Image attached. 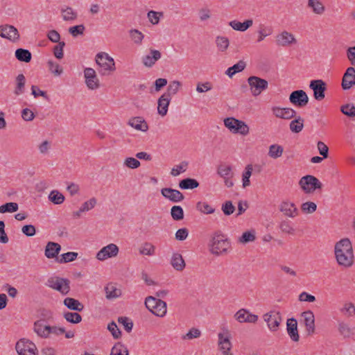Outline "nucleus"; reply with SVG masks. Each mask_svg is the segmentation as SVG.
Returning a JSON list of instances; mask_svg holds the SVG:
<instances>
[{"label":"nucleus","mask_w":355,"mask_h":355,"mask_svg":"<svg viewBox=\"0 0 355 355\" xmlns=\"http://www.w3.org/2000/svg\"><path fill=\"white\" fill-rule=\"evenodd\" d=\"M334 254L338 266L344 268H349L354 265V250L349 239H342L335 244Z\"/></svg>","instance_id":"nucleus-1"},{"label":"nucleus","mask_w":355,"mask_h":355,"mask_svg":"<svg viewBox=\"0 0 355 355\" xmlns=\"http://www.w3.org/2000/svg\"><path fill=\"white\" fill-rule=\"evenodd\" d=\"M209 247L211 254L220 255L227 251L230 248V243L225 235L220 232H216L211 236Z\"/></svg>","instance_id":"nucleus-2"},{"label":"nucleus","mask_w":355,"mask_h":355,"mask_svg":"<svg viewBox=\"0 0 355 355\" xmlns=\"http://www.w3.org/2000/svg\"><path fill=\"white\" fill-rule=\"evenodd\" d=\"M96 62L101 68L99 73L103 76L109 75L116 69L114 59L105 52L97 53Z\"/></svg>","instance_id":"nucleus-3"},{"label":"nucleus","mask_w":355,"mask_h":355,"mask_svg":"<svg viewBox=\"0 0 355 355\" xmlns=\"http://www.w3.org/2000/svg\"><path fill=\"white\" fill-rule=\"evenodd\" d=\"M145 306L156 316L164 317L166 313V303L155 297H147L145 299Z\"/></svg>","instance_id":"nucleus-4"},{"label":"nucleus","mask_w":355,"mask_h":355,"mask_svg":"<svg viewBox=\"0 0 355 355\" xmlns=\"http://www.w3.org/2000/svg\"><path fill=\"white\" fill-rule=\"evenodd\" d=\"M225 126L234 134H240L245 136L249 133L248 125L243 121L234 117H227L224 119Z\"/></svg>","instance_id":"nucleus-5"},{"label":"nucleus","mask_w":355,"mask_h":355,"mask_svg":"<svg viewBox=\"0 0 355 355\" xmlns=\"http://www.w3.org/2000/svg\"><path fill=\"white\" fill-rule=\"evenodd\" d=\"M299 185L305 193H313L316 189H321L322 187L321 182L311 175L302 177L299 181Z\"/></svg>","instance_id":"nucleus-6"},{"label":"nucleus","mask_w":355,"mask_h":355,"mask_svg":"<svg viewBox=\"0 0 355 355\" xmlns=\"http://www.w3.org/2000/svg\"><path fill=\"white\" fill-rule=\"evenodd\" d=\"M46 286L64 295L68 294L70 291V281L65 278L50 277L47 280Z\"/></svg>","instance_id":"nucleus-7"},{"label":"nucleus","mask_w":355,"mask_h":355,"mask_svg":"<svg viewBox=\"0 0 355 355\" xmlns=\"http://www.w3.org/2000/svg\"><path fill=\"white\" fill-rule=\"evenodd\" d=\"M218 350L222 355H233L232 352V344L230 340L231 335L228 330L220 332L218 334Z\"/></svg>","instance_id":"nucleus-8"},{"label":"nucleus","mask_w":355,"mask_h":355,"mask_svg":"<svg viewBox=\"0 0 355 355\" xmlns=\"http://www.w3.org/2000/svg\"><path fill=\"white\" fill-rule=\"evenodd\" d=\"M15 349L19 355L37 354V349L35 343L26 338H21L17 342Z\"/></svg>","instance_id":"nucleus-9"},{"label":"nucleus","mask_w":355,"mask_h":355,"mask_svg":"<svg viewBox=\"0 0 355 355\" xmlns=\"http://www.w3.org/2000/svg\"><path fill=\"white\" fill-rule=\"evenodd\" d=\"M248 83L254 96H259L268 87V83L266 80L254 76H250L248 78Z\"/></svg>","instance_id":"nucleus-10"},{"label":"nucleus","mask_w":355,"mask_h":355,"mask_svg":"<svg viewBox=\"0 0 355 355\" xmlns=\"http://www.w3.org/2000/svg\"><path fill=\"white\" fill-rule=\"evenodd\" d=\"M119 252V248L116 244L110 243L97 252L96 258L99 261H105L108 258L116 257Z\"/></svg>","instance_id":"nucleus-11"},{"label":"nucleus","mask_w":355,"mask_h":355,"mask_svg":"<svg viewBox=\"0 0 355 355\" xmlns=\"http://www.w3.org/2000/svg\"><path fill=\"white\" fill-rule=\"evenodd\" d=\"M0 36L12 42H18L20 38L18 30L14 26L8 24L0 26Z\"/></svg>","instance_id":"nucleus-12"},{"label":"nucleus","mask_w":355,"mask_h":355,"mask_svg":"<svg viewBox=\"0 0 355 355\" xmlns=\"http://www.w3.org/2000/svg\"><path fill=\"white\" fill-rule=\"evenodd\" d=\"M84 77L87 87L92 90L100 87L99 79L96 76L95 70L92 68H86L84 70Z\"/></svg>","instance_id":"nucleus-13"},{"label":"nucleus","mask_w":355,"mask_h":355,"mask_svg":"<svg viewBox=\"0 0 355 355\" xmlns=\"http://www.w3.org/2000/svg\"><path fill=\"white\" fill-rule=\"evenodd\" d=\"M290 102L299 107L306 106L309 103V97L306 93L302 89L291 92L289 96Z\"/></svg>","instance_id":"nucleus-14"},{"label":"nucleus","mask_w":355,"mask_h":355,"mask_svg":"<svg viewBox=\"0 0 355 355\" xmlns=\"http://www.w3.org/2000/svg\"><path fill=\"white\" fill-rule=\"evenodd\" d=\"M309 87L313 89V96L317 101H322L324 98L327 87L326 83L322 80H311Z\"/></svg>","instance_id":"nucleus-15"},{"label":"nucleus","mask_w":355,"mask_h":355,"mask_svg":"<svg viewBox=\"0 0 355 355\" xmlns=\"http://www.w3.org/2000/svg\"><path fill=\"white\" fill-rule=\"evenodd\" d=\"M264 320L267 322L268 327L272 331H277L282 317L279 312H270L263 315Z\"/></svg>","instance_id":"nucleus-16"},{"label":"nucleus","mask_w":355,"mask_h":355,"mask_svg":"<svg viewBox=\"0 0 355 355\" xmlns=\"http://www.w3.org/2000/svg\"><path fill=\"white\" fill-rule=\"evenodd\" d=\"M33 331L42 338H49L50 325L44 323V319H40L33 323Z\"/></svg>","instance_id":"nucleus-17"},{"label":"nucleus","mask_w":355,"mask_h":355,"mask_svg":"<svg viewBox=\"0 0 355 355\" xmlns=\"http://www.w3.org/2000/svg\"><path fill=\"white\" fill-rule=\"evenodd\" d=\"M304 324L306 327V331L309 336L313 335L315 331V316L311 311H306L301 315Z\"/></svg>","instance_id":"nucleus-18"},{"label":"nucleus","mask_w":355,"mask_h":355,"mask_svg":"<svg viewBox=\"0 0 355 355\" xmlns=\"http://www.w3.org/2000/svg\"><path fill=\"white\" fill-rule=\"evenodd\" d=\"M342 87L344 90L351 89L355 85V68L348 67L345 71L342 79Z\"/></svg>","instance_id":"nucleus-19"},{"label":"nucleus","mask_w":355,"mask_h":355,"mask_svg":"<svg viewBox=\"0 0 355 355\" xmlns=\"http://www.w3.org/2000/svg\"><path fill=\"white\" fill-rule=\"evenodd\" d=\"M234 318L241 323H255L258 320V315L251 313L247 309H241L234 314Z\"/></svg>","instance_id":"nucleus-20"},{"label":"nucleus","mask_w":355,"mask_h":355,"mask_svg":"<svg viewBox=\"0 0 355 355\" xmlns=\"http://www.w3.org/2000/svg\"><path fill=\"white\" fill-rule=\"evenodd\" d=\"M297 40L295 36L292 33L286 31L276 36V44L279 46H288L293 44H295Z\"/></svg>","instance_id":"nucleus-21"},{"label":"nucleus","mask_w":355,"mask_h":355,"mask_svg":"<svg viewBox=\"0 0 355 355\" xmlns=\"http://www.w3.org/2000/svg\"><path fill=\"white\" fill-rule=\"evenodd\" d=\"M272 114L277 118L283 119H291L296 116V111L290 107H273Z\"/></svg>","instance_id":"nucleus-22"},{"label":"nucleus","mask_w":355,"mask_h":355,"mask_svg":"<svg viewBox=\"0 0 355 355\" xmlns=\"http://www.w3.org/2000/svg\"><path fill=\"white\" fill-rule=\"evenodd\" d=\"M161 194L173 202H181L184 198V195L180 191L171 188L162 189Z\"/></svg>","instance_id":"nucleus-23"},{"label":"nucleus","mask_w":355,"mask_h":355,"mask_svg":"<svg viewBox=\"0 0 355 355\" xmlns=\"http://www.w3.org/2000/svg\"><path fill=\"white\" fill-rule=\"evenodd\" d=\"M279 210L285 216L290 218H295L299 214L298 209L293 202L284 201L279 205Z\"/></svg>","instance_id":"nucleus-24"},{"label":"nucleus","mask_w":355,"mask_h":355,"mask_svg":"<svg viewBox=\"0 0 355 355\" xmlns=\"http://www.w3.org/2000/svg\"><path fill=\"white\" fill-rule=\"evenodd\" d=\"M128 125L137 130L146 132L148 130V125L145 119L141 116L131 117L128 121Z\"/></svg>","instance_id":"nucleus-25"},{"label":"nucleus","mask_w":355,"mask_h":355,"mask_svg":"<svg viewBox=\"0 0 355 355\" xmlns=\"http://www.w3.org/2000/svg\"><path fill=\"white\" fill-rule=\"evenodd\" d=\"M105 297L108 300H112L119 297L121 294V290L117 287L115 283H108L104 288Z\"/></svg>","instance_id":"nucleus-26"},{"label":"nucleus","mask_w":355,"mask_h":355,"mask_svg":"<svg viewBox=\"0 0 355 355\" xmlns=\"http://www.w3.org/2000/svg\"><path fill=\"white\" fill-rule=\"evenodd\" d=\"M161 56L159 51L150 49V53L142 58V63L146 67H152Z\"/></svg>","instance_id":"nucleus-27"},{"label":"nucleus","mask_w":355,"mask_h":355,"mask_svg":"<svg viewBox=\"0 0 355 355\" xmlns=\"http://www.w3.org/2000/svg\"><path fill=\"white\" fill-rule=\"evenodd\" d=\"M287 333L291 339L294 342H298L300 340V335L297 330V320L292 318L287 320Z\"/></svg>","instance_id":"nucleus-28"},{"label":"nucleus","mask_w":355,"mask_h":355,"mask_svg":"<svg viewBox=\"0 0 355 355\" xmlns=\"http://www.w3.org/2000/svg\"><path fill=\"white\" fill-rule=\"evenodd\" d=\"M60 250L61 245L60 244L53 241H49L46 245L44 255L48 259H54L58 257Z\"/></svg>","instance_id":"nucleus-29"},{"label":"nucleus","mask_w":355,"mask_h":355,"mask_svg":"<svg viewBox=\"0 0 355 355\" xmlns=\"http://www.w3.org/2000/svg\"><path fill=\"white\" fill-rule=\"evenodd\" d=\"M171 100V98L168 97V94H162L159 98L157 101V112L160 116H164L166 115Z\"/></svg>","instance_id":"nucleus-30"},{"label":"nucleus","mask_w":355,"mask_h":355,"mask_svg":"<svg viewBox=\"0 0 355 355\" xmlns=\"http://www.w3.org/2000/svg\"><path fill=\"white\" fill-rule=\"evenodd\" d=\"M253 24V20L250 19L244 21L243 22H240L236 20H233L230 21L229 26H230L234 30L244 32L248 30L250 27H251Z\"/></svg>","instance_id":"nucleus-31"},{"label":"nucleus","mask_w":355,"mask_h":355,"mask_svg":"<svg viewBox=\"0 0 355 355\" xmlns=\"http://www.w3.org/2000/svg\"><path fill=\"white\" fill-rule=\"evenodd\" d=\"M307 6L315 15H322L325 11V7L320 0H308Z\"/></svg>","instance_id":"nucleus-32"},{"label":"nucleus","mask_w":355,"mask_h":355,"mask_svg":"<svg viewBox=\"0 0 355 355\" xmlns=\"http://www.w3.org/2000/svg\"><path fill=\"white\" fill-rule=\"evenodd\" d=\"M171 264L177 271H182L185 268V262L180 253H174L172 255Z\"/></svg>","instance_id":"nucleus-33"},{"label":"nucleus","mask_w":355,"mask_h":355,"mask_svg":"<svg viewBox=\"0 0 355 355\" xmlns=\"http://www.w3.org/2000/svg\"><path fill=\"white\" fill-rule=\"evenodd\" d=\"M63 303L69 309L76 311H82L84 305L78 300L72 297H67L64 300Z\"/></svg>","instance_id":"nucleus-34"},{"label":"nucleus","mask_w":355,"mask_h":355,"mask_svg":"<svg viewBox=\"0 0 355 355\" xmlns=\"http://www.w3.org/2000/svg\"><path fill=\"white\" fill-rule=\"evenodd\" d=\"M246 67V63L243 60H239L232 67H229L225 71V74L230 78H232L236 73L243 71Z\"/></svg>","instance_id":"nucleus-35"},{"label":"nucleus","mask_w":355,"mask_h":355,"mask_svg":"<svg viewBox=\"0 0 355 355\" xmlns=\"http://www.w3.org/2000/svg\"><path fill=\"white\" fill-rule=\"evenodd\" d=\"M199 186V182L196 180L187 178L179 182V187L181 189H193Z\"/></svg>","instance_id":"nucleus-36"},{"label":"nucleus","mask_w":355,"mask_h":355,"mask_svg":"<svg viewBox=\"0 0 355 355\" xmlns=\"http://www.w3.org/2000/svg\"><path fill=\"white\" fill-rule=\"evenodd\" d=\"M26 84V78L24 74H19L16 77V87L14 90V94L19 96L24 92Z\"/></svg>","instance_id":"nucleus-37"},{"label":"nucleus","mask_w":355,"mask_h":355,"mask_svg":"<svg viewBox=\"0 0 355 355\" xmlns=\"http://www.w3.org/2000/svg\"><path fill=\"white\" fill-rule=\"evenodd\" d=\"M15 55L16 58L21 62H29L32 58L31 53L24 49H17Z\"/></svg>","instance_id":"nucleus-38"},{"label":"nucleus","mask_w":355,"mask_h":355,"mask_svg":"<svg viewBox=\"0 0 355 355\" xmlns=\"http://www.w3.org/2000/svg\"><path fill=\"white\" fill-rule=\"evenodd\" d=\"M289 128L292 132L299 133L304 128V119L298 116L290 123Z\"/></svg>","instance_id":"nucleus-39"},{"label":"nucleus","mask_w":355,"mask_h":355,"mask_svg":"<svg viewBox=\"0 0 355 355\" xmlns=\"http://www.w3.org/2000/svg\"><path fill=\"white\" fill-rule=\"evenodd\" d=\"M284 152V148L279 144H272L269 146L268 155L272 159L280 157Z\"/></svg>","instance_id":"nucleus-40"},{"label":"nucleus","mask_w":355,"mask_h":355,"mask_svg":"<svg viewBox=\"0 0 355 355\" xmlns=\"http://www.w3.org/2000/svg\"><path fill=\"white\" fill-rule=\"evenodd\" d=\"M139 252L142 255L153 256L155 253V246L151 243L146 242L139 248Z\"/></svg>","instance_id":"nucleus-41"},{"label":"nucleus","mask_w":355,"mask_h":355,"mask_svg":"<svg viewBox=\"0 0 355 355\" xmlns=\"http://www.w3.org/2000/svg\"><path fill=\"white\" fill-rule=\"evenodd\" d=\"M182 86V83L179 80L171 81L168 87L167 90L163 94H168V97L171 98V96L176 94Z\"/></svg>","instance_id":"nucleus-42"},{"label":"nucleus","mask_w":355,"mask_h":355,"mask_svg":"<svg viewBox=\"0 0 355 355\" xmlns=\"http://www.w3.org/2000/svg\"><path fill=\"white\" fill-rule=\"evenodd\" d=\"M216 44L220 51L225 52L229 47L230 41L226 37L217 36L216 37Z\"/></svg>","instance_id":"nucleus-43"},{"label":"nucleus","mask_w":355,"mask_h":355,"mask_svg":"<svg viewBox=\"0 0 355 355\" xmlns=\"http://www.w3.org/2000/svg\"><path fill=\"white\" fill-rule=\"evenodd\" d=\"M338 329L340 334L344 338H349L353 334L352 329L344 322H338Z\"/></svg>","instance_id":"nucleus-44"},{"label":"nucleus","mask_w":355,"mask_h":355,"mask_svg":"<svg viewBox=\"0 0 355 355\" xmlns=\"http://www.w3.org/2000/svg\"><path fill=\"white\" fill-rule=\"evenodd\" d=\"M232 170V168L230 166L220 164L218 167L217 173L221 178L224 179L228 177H233V173Z\"/></svg>","instance_id":"nucleus-45"},{"label":"nucleus","mask_w":355,"mask_h":355,"mask_svg":"<svg viewBox=\"0 0 355 355\" xmlns=\"http://www.w3.org/2000/svg\"><path fill=\"white\" fill-rule=\"evenodd\" d=\"M61 13L62 19L64 21H73L77 18L76 12H75L71 7L62 8Z\"/></svg>","instance_id":"nucleus-46"},{"label":"nucleus","mask_w":355,"mask_h":355,"mask_svg":"<svg viewBox=\"0 0 355 355\" xmlns=\"http://www.w3.org/2000/svg\"><path fill=\"white\" fill-rule=\"evenodd\" d=\"M252 171L253 166L252 164H248L245 166V171L242 175L243 187L244 188L250 186V178L252 173Z\"/></svg>","instance_id":"nucleus-47"},{"label":"nucleus","mask_w":355,"mask_h":355,"mask_svg":"<svg viewBox=\"0 0 355 355\" xmlns=\"http://www.w3.org/2000/svg\"><path fill=\"white\" fill-rule=\"evenodd\" d=\"M49 199L55 205H60L64 201V196L58 191L53 190L49 193Z\"/></svg>","instance_id":"nucleus-48"},{"label":"nucleus","mask_w":355,"mask_h":355,"mask_svg":"<svg viewBox=\"0 0 355 355\" xmlns=\"http://www.w3.org/2000/svg\"><path fill=\"white\" fill-rule=\"evenodd\" d=\"M257 42H261L264 40L265 37L272 34V30L270 27L265 26L264 25H260L259 30L257 31Z\"/></svg>","instance_id":"nucleus-49"},{"label":"nucleus","mask_w":355,"mask_h":355,"mask_svg":"<svg viewBox=\"0 0 355 355\" xmlns=\"http://www.w3.org/2000/svg\"><path fill=\"white\" fill-rule=\"evenodd\" d=\"M171 215L174 220H180L184 218L183 209L179 205H174L171 209Z\"/></svg>","instance_id":"nucleus-50"},{"label":"nucleus","mask_w":355,"mask_h":355,"mask_svg":"<svg viewBox=\"0 0 355 355\" xmlns=\"http://www.w3.org/2000/svg\"><path fill=\"white\" fill-rule=\"evenodd\" d=\"M110 355H129V354L127 348L121 343H118L112 348Z\"/></svg>","instance_id":"nucleus-51"},{"label":"nucleus","mask_w":355,"mask_h":355,"mask_svg":"<svg viewBox=\"0 0 355 355\" xmlns=\"http://www.w3.org/2000/svg\"><path fill=\"white\" fill-rule=\"evenodd\" d=\"M256 239L254 231H247L243 233L241 236L239 238V242L242 244H245L249 242H252Z\"/></svg>","instance_id":"nucleus-52"},{"label":"nucleus","mask_w":355,"mask_h":355,"mask_svg":"<svg viewBox=\"0 0 355 355\" xmlns=\"http://www.w3.org/2000/svg\"><path fill=\"white\" fill-rule=\"evenodd\" d=\"M64 318L67 322L73 324H78L82 320L81 315L75 312H67L64 314Z\"/></svg>","instance_id":"nucleus-53"},{"label":"nucleus","mask_w":355,"mask_h":355,"mask_svg":"<svg viewBox=\"0 0 355 355\" xmlns=\"http://www.w3.org/2000/svg\"><path fill=\"white\" fill-rule=\"evenodd\" d=\"M317 209V205L315 202L308 201L304 202L301 205V210L304 214H311L314 213Z\"/></svg>","instance_id":"nucleus-54"},{"label":"nucleus","mask_w":355,"mask_h":355,"mask_svg":"<svg viewBox=\"0 0 355 355\" xmlns=\"http://www.w3.org/2000/svg\"><path fill=\"white\" fill-rule=\"evenodd\" d=\"M196 209L205 214H211L214 213L215 209L212 208L208 203L206 202H198L196 204Z\"/></svg>","instance_id":"nucleus-55"},{"label":"nucleus","mask_w":355,"mask_h":355,"mask_svg":"<svg viewBox=\"0 0 355 355\" xmlns=\"http://www.w3.org/2000/svg\"><path fill=\"white\" fill-rule=\"evenodd\" d=\"M48 67H49V70L55 76H60L62 72H63V69L60 66V64L57 62H55L52 60H49L48 62Z\"/></svg>","instance_id":"nucleus-56"},{"label":"nucleus","mask_w":355,"mask_h":355,"mask_svg":"<svg viewBox=\"0 0 355 355\" xmlns=\"http://www.w3.org/2000/svg\"><path fill=\"white\" fill-rule=\"evenodd\" d=\"M130 36L132 40L136 44H141L144 40V34L137 29H131L129 31Z\"/></svg>","instance_id":"nucleus-57"},{"label":"nucleus","mask_w":355,"mask_h":355,"mask_svg":"<svg viewBox=\"0 0 355 355\" xmlns=\"http://www.w3.org/2000/svg\"><path fill=\"white\" fill-rule=\"evenodd\" d=\"M340 311L347 317L355 316V306L352 303H345Z\"/></svg>","instance_id":"nucleus-58"},{"label":"nucleus","mask_w":355,"mask_h":355,"mask_svg":"<svg viewBox=\"0 0 355 355\" xmlns=\"http://www.w3.org/2000/svg\"><path fill=\"white\" fill-rule=\"evenodd\" d=\"M340 111L349 117H355V106L353 104H345L341 106Z\"/></svg>","instance_id":"nucleus-59"},{"label":"nucleus","mask_w":355,"mask_h":355,"mask_svg":"<svg viewBox=\"0 0 355 355\" xmlns=\"http://www.w3.org/2000/svg\"><path fill=\"white\" fill-rule=\"evenodd\" d=\"M18 210V205L16 202H7L0 206V213L15 212Z\"/></svg>","instance_id":"nucleus-60"},{"label":"nucleus","mask_w":355,"mask_h":355,"mask_svg":"<svg viewBox=\"0 0 355 355\" xmlns=\"http://www.w3.org/2000/svg\"><path fill=\"white\" fill-rule=\"evenodd\" d=\"M188 166L187 162H182L179 165H177L175 167L173 168L171 171V174L173 176H178L181 173H184L187 170V167Z\"/></svg>","instance_id":"nucleus-61"},{"label":"nucleus","mask_w":355,"mask_h":355,"mask_svg":"<svg viewBox=\"0 0 355 355\" xmlns=\"http://www.w3.org/2000/svg\"><path fill=\"white\" fill-rule=\"evenodd\" d=\"M107 329L110 331L114 338L118 339L121 336V332L115 322L112 321L110 322L107 325Z\"/></svg>","instance_id":"nucleus-62"},{"label":"nucleus","mask_w":355,"mask_h":355,"mask_svg":"<svg viewBox=\"0 0 355 355\" xmlns=\"http://www.w3.org/2000/svg\"><path fill=\"white\" fill-rule=\"evenodd\" d=\"M64 46L65 42L62 41L59 42V43L53 47V55L56 58L60 60L63 58V49Z\"/></svg>","instance_id":"nucleus-63"},{"label":"nucleus","mask_w":355,"mask_h":355,"mask_svg":"<svg viewBox=\"0 0 355 355\" xmlns=\"http://www.w3.org/2000/svg\"><path fill=\"white\" fill-rule=\"evenodd\" d=\"M78 257V253L74 252H69L61 255L60 263H68L74 261Z\"/></svg>","instance_id":"nucleus-64"}]
</instances>
